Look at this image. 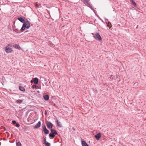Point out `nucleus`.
<instances>
[{
    "label": "nucleus",
    "instance_id": "nucleus-1",
    "mask_svg": "<svg viewBox=\"0 0 146 146\" xmlns=\"http://www.w3.org/2000/svg\"><path fill=\"white\" fill-rule=\"evenodd\" d=\"M27 21L23 23L22 27L21 29V32H23L25 30V28L28 29L30 26V23L29 22L27 19Z\"/></svg>",
    "mask_w": 146,
    "mask_h": 146
},
{
    "label": "nucleus",
    "instance_id": "nucleus-2",
    "mask_svg": "<svg viewBox=\"0 0 146 146\" xmlns=\"http://www.w3.org/2000/svg\"><path fill=\"white\" fill-rule=\"evenodd\" d=\"M92 34L93 35V37L97 40L99 41H100L102 40V38L99 35L98 33H96L95 34L92 33Z\"/></svg>",
    "mask_w": 146,
    "mask_h": 146
},
{
    "label": "nucleus",
    "instance_id": "nucleus-3",
    "mask_svg": "<svg viewBox=\"0 0 146 146\" xmlns=\"http://www.w3.org/2000/svg\"><path fill=\"white\" fill-rule=\"evenodd\" d=\"M12 51V49L11 48L8 46H6L5 47V51L7 53H11Z\"/></svg>",
    "mask_w": 146,
    "mask_h": 146
},
{
    "label": "nucleus",
    "instance_id": "nucleus-4",
    "mask_svg": "<svg viewBox=\"0 0 146 146\" xmlns=\"http://www.w3.org/2000/svg\"><path fill=\"white\" fill-rule=\"evenodd\" d=\"M46 123L47 127L48 129H51L52 127L53 124L50 121H47L46 122Z\"/></svg>",
    "mask_w": 146,
    "mask_h": 146
},
{
    "label": "nucleus",
    "instance_id": "nucleus-5",
    "mask_svg": "<svg viewBox=\"0 0 146 146\" xmlns=\"http://www.w3.org/2000/svg\"><path fill=\"white\" fill-rule=\"evenodd\" d=\"M41 125V122L39 121L36 124L34 127V128L38 129L40 127Z\"/></svg>",
    "mask_w": 146,
    "mask_h": 146
},
{
    "label": "nucleus",
    "instance_id": "nucleus-6",
    "mask_svg": "<svg viewBox=\"0 0 146 146\" xmlns=\"http://www.w3.org/2000/svg\"><path fill=\"white\" fill-rule=\"evenodd\" d=\"M94 137L97 140H99L101 137V134L100 133H98L97 135H95Z\"/></svg>",
    "mask_w": 146,
    "mask_h": 146
},
{
    "label": "nucleus",
    "instance_id": "nucleus-7",
    "mask_svg": "<svg viewBox=\"0 0 146 146\" xmlns=\"http://www.w3.org/2000/svg\"><path fill=\"white\" fill-rule=\"evenodd\" d=\"M13 46L15 48L19 50H20L21 49L19 45L18 44H14L13 45Z\"/></svg>",
    "mask_w": 146,
    "mask_h": 146
},
{
    "label": "nucleus",
    "instance_id": "nucleus-8",
    "mask_svg": "<svg viewBox=\"0 0 146 146\" xmlns=\"http://www.w3.org/2000/svg\"><path fill=\"white\" fill-rule=\"evenodd\" d=\"M50 131L51 132V133L54 134L55 135H58V133L56 131L53 129H51Z\"/></svg>",
    "mask_w": 146,
    "mask_h": 146
},
{
    "label": "nucleus",
    "instance_id": "nucleus-9",
    "mask_svg": "<svg viewBox=\"0 0 146 146\" xmlns=\"http://www.w3.org/2000/svg\"><path fill=\"white\" fill-rule=\"evenodd\" d=\"M81 143L82 146H88V144L84 141L82 140Z\"/></svg>",
    "mask_w": 146,
    "mask_h": 146
},
{
    "label": "nucleus",
    "instance_id": "nucleus-10",
    "mask_svg": "<svg viewBox=\"0 0 146 146\" xmlns=\"http://www.w3.org/2000/svg\"><path fill=\"white\" fill-rule=\"evenodd\" d=\"M18 19L19 21L23 23L25 22L24 19L22 17H19L18 18Z\"/></svg>",
    "mask_w": 146,
    "mask_h": 146
},
{
    "label": "nucleus",
    "instance_id": "nucleus-11",
    "mask_svg": "<svg viewBox=\"0 0 146 146\" xmlns=\"http://www.w3.org/2000/svg\"><path fill=\"white\" fill-rule=\"evenodd\" d=\"M19 90L21 91L24 92L25 91V89L24 87L22 86H19Z\"/></svg>",
    "mask_w": 146,
    "mask_h": 146
},
{
    "label": "nucleus",
    "instance_id": "nucleus-12",
    "mask_svg": "<svg viewBox=\"0 0 146 146\" xmlns=\"http://www.w3.org/2000/svg\"><path fill=\"white\" fill-rule=\"evenodd\" d=\"M43 98L45 100L47 101L49 100V97L48 95H46L44 96Z\"/></svg>",
    "mask_w": 146,
    "mask_h": 146
},
{
    "label": "nucleus",
    "instance_id": "nucleus-13",
    "mask_svg": "<svg viewBox=\"0 0 146 146\" xmlns=\"http://www.w3.org/2000/svg\"><path fill=\"white\" fill-rule=\"evenodd\" d=\"M38 79L36 78H35L34 79V83L35 84H38Z\"/></svg>",
    "mask_w": 146,
    "mask_h": 146
},
{
    "label": "nucleus",
    "instance_id": "nucleus-14",
    "mask_svg": "<svg viewBox=\"0 0 146 146\" xmlns=\"http://www.w3.org/2000/svg\"><path fill=\"white\" fill-rule=\"evenodd\" d=\"M49 137H51L52 139L54 138L55 136V135L54 134H53L50 133L49 135Z\"/></svg>",
    "mask_w": 146,
    "mask_h": 146
},
{
    "label": "nucleus",
    "instance_id": "nucleus-15",
    "mask_svg": "<svg viewBox=\"0 0 146 146\" xmlns=\"http://www.w3.org/2000/svg\"><path fill=\"white\" fill-rule=\"evenodd\" d=\"M56 122H57L58 126L60 127H62V125L61 124V123L60 122H59L58 120H56Z\"/></svg>",
    "mask_w": 146,
    "mask_h": 146
},
{
    "label": "nucleus",
    "instance_id": "nucleus-16",
    "mask_svg": "<svg viewBox=\"0 0 146 146\" xmlns=\"http://www.w3.org/2000/svg\"><path fill=\"white\" fill-rule=\"evenodd\" d=\"M44 133L45 134H47L49 133V131L47 129L43 130Z\"/></svg>",
    "mask_w": 146,
    "mask_h": 146
},
{
    "label": "nucleus",
    "instance_id": "nucleus-17",
    "mask_svg": "<svg viewBox=\"0 0 146 146\" xmlns=\"http://www.w3.org/2000/svg\"><path fill=\"white\" fill-rule=\"evenodd\" d=\"M130 1L134 6L136 7L137 6L136 3L133 0H130Z\"/></svg>",
    "mask_w": 146,
    "mask_h": 146
},
{
    "label": "nucleus",
    "instance_id": "nucleus-18",
    "mask_svg": "<svg viewBox=\"0 0 146 146\" xmlns=\"http://www.w3.org/2000/svg\"><path fill=\"white\" fill-rule=\"evenodd\" d=\"M16 102L19 104H21L23 102V100H17Z\"/></svg>",
    "mask_w": 146,
    "mask_h": 146
},
{
    "label": "nucleus",
    "instance_id": "nucleus-19",
    "mask_svg": "<svg viewBox=\"0 0 146 146\" xmlns=\"http://www.w3.org/2000/svg\"><path fill=\"white\" fill-rule=\"evenodd\" d=\"M42 127L43 130L46 129V128L45 124H42Z\"/></svg>",
    "mask_w": 146,
    "mask_h": 146
},
{
    "label": "nucleus",
    "instance_id": "nucleus-20",
    "mask_svg": "<svg viewBox=\"0 0 146 146\" xmlns=\"http://www.w3.org/2000/svg\"><path fill=\"white\" fill-rule=\"evenodd\" d=\"M45 145L46 146H50V143L46 142L44 143Z\"/></svg>",
    "mask_w": 146,
    "mask_h": 146
},
{
    "label": "nucleus",
    "instance_id": "nucleus-21",
    "mask_svg": "<svg viewBox=\"0 0 146 146\" xmlns=\"http://www.w3.org/2000/svg\"><path fill=\"white\" fill-rule=\"evenodd\" d=\"M35 7H36L38 8V7H41V5H40L39 4H36L35 5Z\"/></svg>",
    "mask_w": 146,
    "mask_h": 146
},
{
    "label": "nucleus",
    "instance_id": "nucleus-22",
    "mask_svg": "<svg viewBox=\"0 0 146 146\" xmlns=\"http://www.w3.org/2000/svg\"><path fill=\"white\" fill-rule=\"evenodd\" d=\"M14 31L18 33H20V31H19V30L18 29H14Z\"/></svg>",
    "mask_w": 146,
    "mask_h": 146
},
{
    "label": "nucleus",
    "instance_id": "nucleus-23",
    "mask_svg": "<svg viewBox=\"0 0 146 146\" xmlns=\"http://www.w3.org/2000/svg\"><path fill=\"white\" fill-rule=\"evenodd\" d=\"M114 76L112 75H110V78L111 80H113V79L114 78Z\"/></svg>",
    "mask_w": 146,
    "mask_h": 146
},
{
    "label": "nucleus",
    "instance_id": "nucleus-24",
    "mask_svg": "<svg viewBox=\"0 0 146 146\" xmlns=\"http://www.w3.org/2000/svg\"><path fill=\"white\" fill-rule=\"evenodd\" d=\"M17 146H21V143L19 142H18L17 143Z\"/></svg>",
    "mask_w": 146,
    "mask_h": 146
},
{
    "label": "nucleus",
    "instance_id": "nucleus-25",
    "mask_svg": "<svg viewBox=\"0 0 146 146\" xmlns=\"http://www.w3.org/2000/svg\"><path fill=\"white\" fill-rule=\"evenodd\" d=\"M16 124L15 126L16 127H18L20 126V125H19V123H16Z\"/></svg>",
    "mask_w": 146,
    "mask_h": 146
},
{
    "label": "nucleus",
    "instance_id": "nucleus-26",
    "mask_svg": "<svg viewBox=\"0 0 146 146\" xmlns=\"http://www.w3.org/2000/svg\"><path fill=\"white\" fill-rule=\"evenodd\" d=\"M12 123L13 124H15L16 123V122L15 120H13L12 121Z\"/></svg>",
    "mask_w": 146,
    "mask_h": 146
},
{
    "label": "nucleus",
    "instance_id": "nucleus-27",
    "mask_svg": "<svg viewBox=\"0 0 146 146\" xmlns=\"http://www.w3.org/2000/svg\"><path fill=\"white\" fill-rule=\"evenodd\" d=\"M44 143L47 142L46 141V137L44 138Z\"/></svg>",
    "mask_w": 146,
    "mask_h": 146
},
{
    "label": "nucleus",
    "instance_id": "nucleus-28",
    "mask_svg": "<svg viewBox=\"0 0 146 146\" xmlns=\"http://www.w3.org/2000/svg\"><path fill=\"white\" fill-rule=\"evenodd\" d=\"M7 46H8L9 47H12L13 46L12 44H8Z\"/></svg>",
    "mask_w": 146,
    "mask_h": 146
},
{
    "label": "nucleus",
    "instance_id": "nucleus-29",
    "mask_svg": "<svg viewBox=\"0 0 146 146\" xmlns=\"http://www.w3.org/2000/svg\"><path fill=\"white\" fill-rule=\"evenodd\" d=\"M88 1H87V0H85L84 1V3H86L87 4H88Z\"/></svg>",
    "mask_w": 146,
    "mask_h": 146
},
{
    "label": "nucleus",
    "instance_id": "nucleus-30",
    "mask_svg": "<svg viewBox=\"0 0 146 146\" xmlns=\"http://www.w3.org/2000/svg\"><path fill=\"white\" fill-rule=\"evenodd\" d=\"M28 31H25V33H27V32H28Z\"/></svg>",
    "mask_w": 146,
    "mask_h": 146
},
{
    "label": "nucleus",
    "instance_id": "nucleus-31",
    "mask_svg": "<svg viewBox=\"0 0 146 146\" xmlns=\"http://www.w3.org/2000/svg\"><path fill=\"white\" fill-rule=\"evenodd\" d=\"M4 130H6V129H5V127H4Z\"/></svg>",
    "mask_w": 146,
    "mask_h": 146
},
{
    "label": "nucleus",
    "instance_id": "nucleus-32",
    "mask_svg": "<svg viewBox=\"0 0 146 146\" xmlns=\"http://www.w3.org/2000/svg\"><path fill=\"white\" fill-rule=\"evenodd\" d=\"M47 113V112L46 111L45 112V114H46Z\"/></svg>",
    "mask_w": 146,
    "mask_h": 146
},
{
    "label": "nucleus",
    "instance_id": "nucleus-33",
    "mask_svg": "<svg viewBox=\"0 0 146 146\" xmlns=\"http://www.w3.org/2000/svg\"><path fill=\"white\" fill-rule=\"evenodd\" d=\"M31 83L32 82H33V81H32V80H31Z\"/></svg>",
    "mask_w": 146,
    "mask_h": 146
},
{
    "label": "nucleus",
    "instance_id": "nucleus-34",
    "mask_svg": "<svg viewBox=\"0 0 146 146\" xmlns=\"http://www.w3.org/2000/svg\"><path fill=\"white\" fill-rule=\"evenodd\" d=\"M138 27V26H137V27H136V28H137V27Z\"/></svg>",
    "mask_w": 146,
    "mask_h": 146
}]
</instances>
